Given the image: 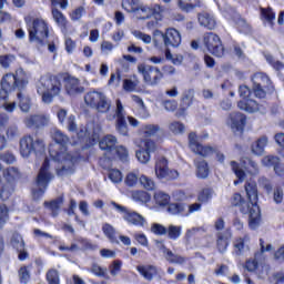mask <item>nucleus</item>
<instances>
[{
  "instance_id": "nucleus-59",
  "label": "nucleus",
  "mask_w": 284,
  "mask_h": 284,
  "mask_svg": "<svg viewBox=\"0 0 284 284\" xmlns=\"http://www.w3.org/2000/svg\"><path fill=\"white\" fill-rule=\"evenodd\" d=\"M207 232L204 226H194L192 229L186 230L185 236L186 239H192V236H196V234H205Z\"/></svg>"
},
{
  "instance_id": "nucleus-12",
  "label": "nucleus",
  "mask_w": 284,
  "mask_h": 284,
  "mask_svg": "<svg viewBox=\"0 0 284 284\" xmlns=\"http://www.w3.org/2000/svg\"><path fill=\"white\" fill-rule=\"evenodd\" d=\"M115 113L114 114H108L106 115V120L108 121H114V119H116L115 122V129L116 132H119V134H121L122 136H128V122H125V108H123V103H121V100H116L115 101Z\"/></svg>"
},
{
  "instance_id": "nucleus-21",
  "label": "nucleus",
  "mask_w": 284,
  "mask_h": 284,
  "mask_svg": "<svg viewBox=\"0 0 284 284\" xmlns=\"http://www.w3.org/2000/svg\"><path fill=\"white\" fill-rule=\"evenodd\" d=\"M231 203L235 207L240 206V211L242 212V214H248V217H250L248 223H251V221H252V206L250 205V202H244L243 196L240 193H235L232 197Z\"/></svg>"
},
{
  "instance_id": "nucleus-57",
  "label": "nucleus",
  "mask_w": 284,
  "mask_h": 284,
  "mask_svg": "<svg viewBox=\"0 0 284 284\" xmlns=\"http://www.w3.org/2000/svg\"><path fill=\"white\" fill-rule=\"evenodd\" d=\"M115 153L120 161H128L130 159V153L128 152V149L123 145L116 146L115 148Z\"/></svg>"
},
{
  "instance_id": "nucleus-55",
  "label": "nucleus",
  "mask_w": 284,
  "mask_h": 284,
  "mask_svg": "<svg viewBox=\"0 0 284 284\" xmlns=\"http://www.w3.org/2000/svg\"><path fill=\"white\" fill-rule=\"evenodd\" d=\"M122 8L126 12H133V14L136 12V8H139V4L134 0H124L122 1Z\"/></svg>"
},
{
  "instance_id": "nucleus-2",
  "label": "nucleus",
  "mask_w": 284,
  "mask_h": 284,
  "mask_svg": "<svg viewBox=\"0 0 284 284\" xmlns=\"http://www.w3.org/2000/svg\"><path fill=\"white\" fill-rule=\"evenodd\" d=\"M28 83V73H26L23 69H18L14 73L3 75L1 79L2 90L0 91V108H4L7 112H14L17 103H8V92H13L17 88H26Z\"/></svg>"
},
{
  "instance_id": "nucleus-38",
  "label": "nucleus",
  "mask_w": 284,
  "mask_h": 284,
  "mask_svg": "<svg viewBox=\"0 0 284 284\" xmlns=\"http://www.w3.org/2000/svg\"><path fill=\"white\" fill-rule=\"evenodd\" d=\"M6 136L8 141H17L21 136V131L17 124H10L6 129Z\"/></svg>"
},
{
  "instance_id": "nucleus-10",
  "label": "nucleus",
  "mask_w": 284,
  "mask_h": 284,
  "mask_svg": "<svg viewBox=\"0 0 284 284\" xmlns=\"http://www.w3.org/2000/svg\"><path fill=\"white\" fill-rule=\"evenodd\" d=\"M253 81V91L257 99H265L267 92L274 90L272 85V80L270 77L263 72H257L252 78Z\"/></svg>"
},
{
  "instance_id": "nucleus-49",
  "label": "nucleus",
  "mask_w": 284,
  "mask_h": 284,
  "mask_svg": "<svg viewBox=\"0 0 284 284\" xmlns=\"http://www.w3.org/2000/svg\"><path fill=\"white\" fill-rule=\"evenodd\" d=\"M183 212H185V204L183 203H172L168 207L169 214L176 215V214H183Z\"/></svg>"
},
{
  "instance_id": "nucleus-58",
  "label": "nucleus",
  "mask_w": 284,
  "mask_h": 284,
  "mask_svg": "<svg viewBox=\"0 0 284 284\" xmlns=\"http://www.w3.org/2000/svg\"><path fill=\"white\" fill-rule=\"evenodd\" d=\"M159 130H161V128L158 124H146L142 126V132H144L146 136H154Z\"/></svg>"
},
{
  "instance_id": "nucleus-48",
  "label": "nucleus",
  "mask_w": 284,
  "mask_h": 284,
  "mask_svg": "<svg viewBox=\"0 0 284 284\" xmlns=\"http://www.w3.org/2000/svg\"><path fill=\"white\" fill-rule=\"evenodd\" d=\"M182 103L185 108H190L192 103H194V90L189 89L184 91L183 97H182Z\"/></svg>"
},
{
  "instance_id": "nucleus-5",
  "label": "nucleus",
  "mask_w": 284,
  "mask_h": 284,
  "mask_svg": "<svg viewBox=\"0 0 284 284\" xmlns=\"http://www.w3.org/2000/svg\"><path fill=\"white\" fill-rule=\"evenodd\" d=\"M245 192L251 206V222L250 227L256 230L261 224V209L258 207V189L256 182H246Z\"/></svg>"
},
{
  "instance_id": "nucleus-34",
  "label": "nucleus",
  "mask_w": 284,
  "mask_h": 284,
  "mask_svg": "<svg viewBox=\"0 0 284 284\" xmlns=\"http://www.w3.org/2000/svg\"><path fill=\"white\" fill-rule=\"evenodd\" d=\"M153 199L155 201V205H159L160 207H165V205H170V194L156 191L153 195Z\"/></svg>"
},
{
  "instance_id": "nucleus-35",
  "label": "nucleus",
  "mask_w": 284,
  "mask_h": 284,
  "mask_svg": "<svg viewBox=\"0 0 284 284\" xmlns=\"http://www.w3.org/2000/svg\"><path fill=\"white\" fill-rule=\"evenodd\" d=\"M44 205L49 207L52 216H59V210L63 205V197H58L51 202H44Z\"/></svg>"
},
{
  "instance_id": "nucleus-18",
  "label": "nucleus",
  "mask_w": 284,
  "mask_h": 284,
  "mask_svg": "<svg viewBox=\"0 0 284 284\" xmlns=\"http://www.w3.org/2000/svg\"><path fill=\"white\" fill-rule=\"evenodd\" d=\"M64 81V90L69 97H77L79 94H83L85 92V88L81 85V80L78 78L67 75L63 79Z\"/></svg>"
},
{
  "instance_id": "nucleus-29",
  "label": "nucleus",
  "mask_w": 284,
  "mask_h": 284,
  "mask_svg": "<svg viewBox=\"0 0 284 284\" xmlns=\"http://www.w3.org/2000/svg\"><path fill=\"white\" fill-rule=\"evenodd\" d=\"M237 108H240V110H244V112L250 113L261 111V106L258 105V103H256V101L252 99L241 100L237 103Z\"/></svg>"
},
{
  "instance_id": "nucleus-39",
  "label": "nucleus",
  "mask_w": 284,
  "mask_h": 284,
  "mask_svg": "<svg viewBox=\"0 0 284 284\" xmlns=\"http://www.w3.org/2000/svg\"><path fill=\"white\" fill-rule=\"evenodd\" d=\"M182 227L181 226H176L174 224H170L166 229V236L168 239H170L171 241H176L178 239L181 237V232H182Z\"/></svg>"
},
{
  "instance_id": "nucleus-43",
  "label": "nucleus",
  "mask_w": 284,
  "mask_h": 284,
  "mask_svg": "<svg viewBox=\"0 0 284 284\" xmlns=\"http://www.w3.org/2000/svg\"><path fill=\"white\" fill-rule=\"evenodd\" d=\"M261 17L263 21H267L271 26H274V19L276 14L272 11V8H261Z\"/></svg>"
},
{
  "instance_id": "nucleus-41",
  "label": "nucleus",
  "mask_w": 284,
  "mask_h": 284,
  "mask_svg": "<svg viewBox=\"0 0 284 284\" xmlns=\"http://www.w3.org/2000/svg\"><path fill=\"white\" fill-rule=\"evenodd\" d=\"M140 184L144 190H148L149 192H152V190H156V182L149 178L148 175H141L139 178Z\"/></svg>"
},
{
  "instance_id": "nucleus-32",
  "label": "nucleus",
  "mask_w": 284,
  "mask_h": 284,
  "mask_svg": "<svg viewBox=\"0 0 284 284\" xmlns=\"http://www.w3.org/2000/svg\"><path fill=\"white\" fill-rule=\"evenodd\" d=\"M241 163H242L244 170H246V172L248 174H251L252 176H256V174H258V163H256L252 159L243 158Z\"/></svg>"
},
{
  "instance_id": "nucleus-33",
  "label": "nucleus",
  "mask_w": 284,
  "mask_h": 284,
  "mask_svg": "<svg viewBox=\"0 0 284 284\" xmlns=\"http://www.w3.org/2000/svg\"><path fill=\"white\" fill-rule=\"evenodd\" d=\"M231 170L234 172L237 180L234 181V185L243 183L245 181V171L241 169V165L236 161H231Z\"/></svg>"
},
{
  "instance_id": "nucleus-30",
  "label": "nucleus",
  "mask_w": 284,
  "mask_h": 284,
  "mask_svg": "<svg viewBox=\"0 0 284 284\" xmlns=\"http://www.w3.org/2000/svg\"><path fill=\"white\" fill-rule=\"evenodd\" d=\"M136 270L146 281H152L156 276V266L154 265H139Z\"/></svg>"
},
{
  "instance_id": "nucleus-9",
  "label": "nucleus",
  "mask_w": 284,
  "mask_h": 284,
  "mask_svg": "<svg viewBox=\"0 0 284 284\" xmlns=\"http://www.w3.org/2000/svg\"><path fill=\"white\" fill-rule=\"evenodd\" d=\"M84 102L100 114H108L112 108V101L103 92L90 91L84 95Z\"/></svg>"
},
{
  "instance_id": "nucleus-31",
  "label": "nucleus",
  "mask_w": 284,
  "mask_h": 284,
  "mask_svg": "<svg viewBox=\"0 0 284 284\" xmlns=\"http://www.w3.org/2000/svg\"><path fill=\"white\" fill-rule=\"evenodd\" d=\"M163 256H164L165 261H168V263H172L174 265H183V263H185L187 261L184 256L172 252V250H170V248L166 250V252Z\"/></svg>"
},
{
  "instance_id": "nucleus-54",
  "label": "nucleus",
  "mask_w": 284,
  "mask_h": 284,
  "mask_svg": "<svg viewBox=\"0 0 284 284\" xmlns=\"http://www.w3.org/2000/svg\"><path fill=\"white\" fill-rule=\"evenodd\" d=\"M47 281L49 284H60L59 271L51 268L47 272Z\"/></svg>"
},
{
  "instance_id": "nucleus-19",
  "label": "nucleus",
  "mask_w": 284,
  "mask_h": 284,
  "mask_svg": "<svg viewBox=\"0 0 284 284\" xmlns=\"http://www.w3.org/2000/svg\"><path fill=\"white\" fill-rule=\"evenodd\" d=\"M246 120L245 114L233 112L229 115L227 125H230L232 132H243Z\"/></svg>"
},
{
  "instance_id": "nucleus-52",
  "label": "nucleus",
  "mask_w": 284,
  "mask_h": 284,
  "mask_svg": "<svg viewBox=\"0 0 284 284\" xmlns=\"http://www.w3.org/2000/svg\"><path fill=\"white\" fill-rule=\"evenodd\" d=\"M10 219L9 210L6 204H0V230L3 227L8 220Z\"/></svg>"
},
{
  "instance_id": "nucleus-23",
  "label": "nucleus",
  "mask_w": 284,
  "mask_h": 284,
  "mask_svg": "<svg viewBox=\"0 0 284 284\" xmlns=\"http://www.w3.org/2000/svg\"><path fill=\"white\" fill-rule=\"evenodd\" d=\"M267 143H270L267 135L260 136L255 142L252 143L251 152H253V154L256 156H263V154H265V148H267Z\"/></svg>"
},
{
  "instance_id": "nucleus-7",
  "label": "nucleus",
  "mask_w": 284,
  "mask_h": 284,
  "mask_svg": "<svg viewBox=\"0 0 284 284\" xmlns=\"http://www.w3.org/2000/svg\"><path fill=\"white\" fill-rule=\"evenodd\" d=\"M179 48L181 45V32L174 28L166 29L163 33L161 30H155L153 32V45L155 48Z\"/></svg>"
},
{
  "instance_id": "nucleus-20",
  "label": "nucleus",
  "mask_w": 284,
  "mask_h": 284,
  "mask_svg": "<svg viewBox=\"0 0 284 284\" xmlns=\"http://www.w3.org/2000/svg\"><path fill=\"white\" fill-rule=\"evenodd\" d=\"M26 128L30 129H39V128H45L50 123V116L48 115H29L23 121Z\"/></svg>"
},
{
  "instance_id": "nucleus-42",
  "label": "nucleus",
  "mask_w": 284,
  "mask_h": 284,
  "mask_svg": "<svg viewBox=\"0 0 284 284\" xmlns=\"http://www.w3.org/2000/svg\"><path fill=\"white\" fill-rule=\"evenodd\" d=\"M199 3H201V0H179V8L184 12H190V10H194Z\"/></svg>"
},
{
  "instance_id": "nucleus-53",
  "label": "nucleus",
  "mask_w": 284,
  "mask_h": 284,
  "mask_svg": "<svg viewBox=\"0 0 284 284\" xmlns=\"http://www.w3.org/2000/svg\"><path fill=\"white\" fill-rule=\"evenodd\" d=\"M151 232L156 234V236H165V234H168V227H165L163 224L153 223L151 226Z\"/></svg>"
},
{
  "instance_id": "nucleus-26",
  "label": "nucleus",
  "mask_w": 284,
  "mask_h": 284,
  "mask_svg": "<svg viewBox=\"0 0 284 284\" xmlns=\"http://www.w3.org/2000/svg\"><path fill=\"white\" fill-rule=\"evenodd\" d=\"M197 21L200 26H202V28H206V30H214V28H216V19L207 12L199 13Z\"/></svg>"
},
{
  "instance_id": "nucleus-17",
  "label": "nucleus",
  "mask_w": 284,
  "mask_h": 284,
  "mask_svg": "<svg viewBox=\"0 0 284 284\" xmlns=\"http://www.w3.org/2000/svg\"><path fill=\"white\" fill-rule=\"evenodd\" d=\"M19 169L11 166L4 171V178L8 181L7 184H4L0 191V197L2 201H8L10 199V194H12V181H16V179H19Z\"/></svg>"
},
{
  "instance_id": "nucleus-16",
  "label": "nucleus",
  "mask_w": 284,
  "mask_h": 284,
  "mask_svg": "<svg viewBox=\"0 0 284 284\" xmlns=\"http://www.w3.org/2000/svg\"><path fill=\"white\" fill-rule=\"evenodd\" d=\"M189 146L194 152V154H199V156H203L204 159L207 156H212L214 152H216V146L203 145L199 143L196 139V133L189 134Z\"/></svg>"
},
{
  "instance_id": "nucleus-4",
  "label": "nucleus",
  "mask_w": 284,
  "mask_h": 284,
  "mask_svg": "<svg viewBox=\"0 0 284 284\" xmlns=\"http://www.w3.org/2000/svg\"><path fill=\"white\" fill-rule=\"evenodd\" d=\"M24 21L28 26L30 43H34L38 48H43L45 45V39L50 34L48 22L41 18H36L31 22L30 18H24Z\"/></svg>"
},
{
  "instance_id": "nucleus-24",
  "label": "nucleus",
  "mask_w": 284,
  "mask_h": 284,
  "mask_svg": "<svg viewBox=\"0 0 284 284\" xmlns=\"http://www.w3.org/2000/svg\"><path fill=\"white\" fill-rule=\"evenodd\" d=\"M194 165L197 179H207V176H210V165L207 164V161L203 159H195Z\"/></svg>"
},
{
  "instance_id": "nucleus-50",
  "label": "nucleus",
  "mask_w": 284,
  "mask_h": 284,
  "mask_svg": "<svg viewBox=\"0 0 284 284\" xmlns=\"http://www.w3.org/2000/svg\"><path fill=\"white\" fill-rule=\"evenodd\" d=\"M17 61V58L14 57V54H4V55H0V65L1 68H9L10 65H12V63H14Z\"/></svg>"
},
{
  "instance_id": "nucleus-15",
  "label": "nucleus",
  "mask_w": 284,
  "mask_h": 284,
  "mask_svg": "<svg viewBox=\"0 0 284 284\" xmlns=\"http://www.w3.org/2000/svg\"><path fill=\"white\" fill-rule=\"evenodd\" d=\"M154 172L156 179H166L168 181L179 179V171L170 170L168 166V159L164 156L156 159Z\"/></svg>"
},
{
  "instance_id": "nucleus-45",
  "label": "nucleus",
  "mask_w": 284,
  "mask_h": 284,
  "mask_svg": "<svg viewBox=\"0 0 284 284\" xmlns=\"http://www.w3.org/2000/svg\"><path fill=\"white\" fill-rule=\"evenodd\" d=\"M281 163V159L276 155H266L262 159V165L265 168H276Z\"/></svg>"
},
{
  "instance_id": "nucleus-28",
  "label": "nucleus",
  "mask_w": 284,
  "mask_h": 284,
  "mask_svg": "<svg viewBox=\"0 0 284 284\" xmlns=\"http://www.w3.org/2000/svg\"><path fill=\"white\" fill-rule=\"evenodd\" d=\"M247 243H250V237L247 236L237 237L234 240L233 247L236 256H241L245 252V250H250Z\"/></svg>"
},
{
  "instance_id": "nucleus-51",
  "label": "nucleus",
  "mask_w": 284,
  "mask_h": 284,
  "mask_svg": "<svg viewBox=\"0 0 284 284\" xmlns=\"http://www.w3.org/2000/svg\"><path fill=\"white\" fill-rule=\"evenodd\" d=\"M133 199L140 203H150L152 196L145 191H136L133 193Z\"/></svg>"
},
{
  "instance_id": "nucleus-1",
  "label": "nucleus",
  "mask_w": 284,
  "mask_h": 284,
  "mask_svg": "<svg viewBox=\"0 0 284 284\" xmlns=\"http://www.w3.org/2000/svg\"><path fill=\"white\" fill-rule=\"evenodd\" d=\"M54 144L49 146V154L53 161H58L61 168L57 170L58 176H65L74 172V164L77 163V155L68 152L70 145V138L61 130L53 129L51 132Z\"/></svg>"
},
{
  "instance_id": "nucleus-8",
  "label": "nucleus",
  "mask_w": 284,
  "mask_h": 284,
  "mask_svg": "<svg viewBox=\"0 0 284 284\" xmlns=\"http://www.w3.org/2000/svg\"><path fill=\"white\" fill-rule=\"evenodd\" d=\"M52 179H54V174L50 172V160L45 159L36 180L38 189H33L32 191L33 199L38 201V199H41L45 194V190H48V185Z\"/></svg>"
},
{
  "instance_id": "nucleus-27",
  "label": "nucleus",
  "mask_w": 284,
  "mask_h": 284,
  "mask_svg": "<svg viewBox=\"0 0 284 284\" xmlns=\"http://www.w3.org/2000/svg\"><path fill=\"white\" fill-rule=\"evenodd\" d=\"M116 136L108 134L99 142V145L100 149L104 150L105 152H112L116 150Z\"/></svg>"
},
{
  "instance_id": "nucleus-56",
  "label": "nucleus",
  "mask_w": 284,
  "mask_h": 284,
  "mask_svg": "<svg viewBox=\"0 0 284 284\" xmlns=\"http://www.w3.org/2000/svg\"><path fill=\"white\" fill-rule=\"evenodd\" d=\"M121 267H123V262L121 260H115L109 266L111 276H118L119 272H121Z\"/></svg>"
},
{
  "instance_id": "nucleus-40",
  "label": "nucleus",
  "mask_w": 284,
  "mask_h": 284,
  "mask_svg": "<svg viewBox=\"0 0 284 284\" xmlns=\"http://www.w3.org/2000/svg\"><path fill=\"white\" fill-rule=\"evenodd\" d=\"M11 245L17 250V252H23L26 247V242H23V237L19 233H14L11 237Z\"/></svg>"
},
{
  "instance_id": "nucleus-36",
  "label": "nucleus",
  "mask_w": 284,
  "mask_h": 284,
  "mask_svg": "<svg viewBox=\"0 0 284 284\" xmlns=\"http://www.w3.org/2000/svg\"><path fill=\"white\" fill-rule=\"evenodd\" d=\"M102 232L111 243H119V240L116 239V229H114V226L105 223L102 226Z\"/></svg>"
},
{
  "instance_id": "nucleus-22",
  "label": "nucleus",
  "mask_w": 284,
  "mask_h": 284,
  "mask_svg": "<svg viewBox=\"0 0 284 284\" xmlns=\"http://www.w3.org/2000/svg\"><path fill=\"white\" fill-rule=\"evenodd\" d=\"M123 219L126 223L135 225L136 227H144L146 223L145 217L134 211H128V213L123 215Z\"/></svg>"
},
{
  "instance_id": "nucleus-62",
  "label": "nucleus",
  "mask_w": 284,
  "mask_h": 284,
  "mask_svg": "<svg viewBox=\"0 0 284 284\" xmlns=\"http://www.w3.org/2000/svg\"><path fill=\"white\" fill-rule=\"evenodd\" d=\"M109 179L112 183H121L123 181V174L116 169H111L109 171Z\"/></svg>"
},
{
  "instance_id": "nucleus-37",
  "label": "nucleus",
  "mask_w": 284,
  "mask_h": 284,
  "mask_svg": "<svg viewBox=\"0 0 284 284\" xmlns=\"http://www.w3.org/2000/svg\"><path fill=\"white\" fill-rule=\"evenodd\" d=\"M151 12H152V9H150L149 6L138 4L134 17L135 19H150V17H152Z\"/></svg>"
},
{
  "instance_id": "nucleus-3",
  "label": "nucleus",
  "mask_w": 284,
  "mask_h": 284,
  "mask_svg": "<svg viewBox=\"0 0 284 284\" xmlns=\"http://www.w3.org/2000/svg\"><path fill=\"white\" fill-rule=\"evenodd\" d=\"M63 85L61 84V79L59 75L44 74L42 75L36 84L37 93L41 97L42 102L50 105L54 101V97L61 94Z\"/></svg>"
},
{
  "instance_id": "nucleus-46",
  "label": "nucleus",
  "mask_w": 284,
  "mask_h": 284,
  "mask_svg": "<svg viewBox=\"0 0 284 284\" xmlns=\"http://www.w3.org/2000/svg\"><path fill=\"white\" fill-rule=\"evenodd\" d=\"M229 239L230 237H227V235L223 233L217 234V250L219 252H221V254H223V252L227 250V245H230V243L227 242Z\"/></svg>"
},
{
  "instance_id": "nucleus-60",
  "label": "nucleus",
  "mask_w": 284,
  "mask_h": 284,
  "mask_svg": "<svg viewBox=\"0 0 284 284\" xmlns=\"http://www.w3.org/2000/svg\"><path fill=\"white\" fill-rule=\"evenodd\" d=\"M283 199H284L283 187L276 186L273 191L274 203H276V205H281V203H283Z\"/></svg>"
},
{
  "instance_id": "nucleus-61",
  "label": "nucleus",
  "mask_w": 284,
  "mask_h": 284,
  "mask_svg": "<svg viewBox=\"0 0 284 284\" xmlns=\"http://www.w3.org/2000/svg\"><path fill=\"white\" fill-rule=\"evenodd\" d=\"M169 129L173 134H183L185 132V125L181 122H172Z\"/></svg>"
},
{
  "instance_id": "nucleus-25",
  "label": "nucleus",
  "mask_w": 284,
  "mask_h": 284,
  "mask_svg": "<svg viewBox=\"0 0 284 284\" xmlns=\"http://www.w3.org/2000/svg\"><path fill=\"white\" fill-rule=\"evenodd\" d=\"M26 87L23 88H16V90H19L17 93V99L19 101V108L22 112H30V95L26 92Z\"/></svg>"
},
{
  "instance_id": "nucleus-44",
  "label": "nucleus",
  "mask_w": 284,
  "mask_h": 284,
  "mask_svg": "<svg viewBox=\"0 0 284 284\" xmlns=\"http://www.w3.org/2000/svg\"><path fill=\"white\" fill-rule=\"evenodd\" d=\"M52 17L57 26H59L60 28H65L68 20L65 19V16H63L62 12L59 11V9H52Z\"/></svg>"
},
{
  "instance_id": "nucleus-11",
  "label": "nucleus",
  "mask_w": 284,
  "mask_h": 284,
  "mask_svg": "<svg viewBox=\"0 0 284 284\" xmlns=\"http://www.w3.org/2000/svg\"><path fill=\"white\" fill-rule=\"evenodd\" d=\"M139 74H142L144 83L146 85H159L163 79V72L161 69L154 65L141 63L138 65Z\"/></svg>"
},
{
  "instance_id": "nucleus-6",
  "label": "nucleus",
  "mask_w": 284,
  "mask_h": 284,
  "mask_svg": "<svg viewBox=\"0 0 284 284\" xmlns=\"http://www.w3.org/2000/svg\"><path fill=\"white\" fill-rule=\"evenodd\" d=\"M19 151L23 159H30L32 154L45 152V142L41 138L24 135L19 141Z\"/></svg>"
},
{
  "instance_id": "nucleus-14",
  "label": "nucleus",
  "mask_w": 284,
  "mask_h": 284,
  "mask_svg": "<svg viewBox=\"0 0 284 284\" xmlns=\"http://www.w3.org/2000/svg\"><path fill=\"white\" fill-rule=\"evenodd\" d=\"M139 150L135 152V156L140 163H150V154L152 152H156V143L152 140H142L140 142H135Z\"/></svg>"
},
{
  "instance_id": "nucleus-63",
  "label": "nucleus",
  "mask_w": 284,
  "mask_h": 284,
  "mask_svg": "<svg viewBox=\"0 0 284 284\" xmlns=\"http://www.w3.org/2000/svg\"><path fill=\"white\" fill-rule=\"evenodd\" d=\"M124 183L129 187H134V185L139 183V175L134 172H130L129 174H126Z\"/></svg>"
},
{
  "instance_id": "nucleus-13",
  "label": "nucleus",
  "mask_w": 284,
  "mask_h": 284,
  "mask_svg": "<svg viewBox=\"0 0 284 284\" xmlns=\"http://www.w3.org/2000/svg\"><path fill=\"white\" fill-rule=\"evenodd\" d=\"M203 45L214 57H223L225 49L221 42V38L214 32H206L203 36Z\"/></svg>"
},
{
  "instance_id": "nucleus-64",
  "label": "nucleus",
  "mask_w": 284,
  "mask_h": 284,
  "mask_svg": "<svg viewBox=\"0 0 284 284\" xmlns=\"http://www.w3.org/2000/svg\"><path fill=\"white\" fill-rule=\"evenodd\" d=\"M78 243H80L81 247L80 250H97L99 246L97 244H92L90 241L83 239V237H78L77 239Z\"/></svg>"
},
{
  "instance_id": "nucleus-47",
  "label": "nucleus",
  "mask_w": 284,
  "mask_h": 284,
  "mask_svg": "<svg viewBox=\"0 0 284 284\" xmlns=\"http://www.w3.org/2000/svg\"><path fill=\"white\" fill-rule=\"evenodd\" d=\"M264 57H265L267 63H270V65H272V68L274 70H277V72L281 70H284V63L274 59V55H272L270 53H265Z\"/></svg>"
}]
</instances>
